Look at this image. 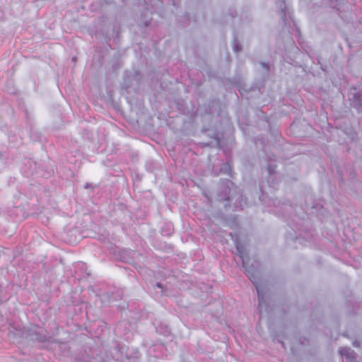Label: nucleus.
<instances>
[{
  "mask_svg": "<svg viewBox=\"0 0 362 362\" xmlns=\"http://www.w3.org/2000/svg\"><path fill=\"white\" fill-rule=\"evenodd\" d=\"M226 83L231 86L236 87L240 92V95H243V92L245 90V83L242 80L240 76H235L233 78H226Z\"/></svg>",
  "mask_w": 362,
  "mask_h": 362,
  "instance_id": "nucleus-11",
  "label": "nucleus"
},
{
  "mask_svg": "<svg viewBox=\"0 0 362 362\" xmlns=\"http://www.w3.org/2000/svg\"><path fill=\"white\" fill-rule=\"evenodd\" d=\"M291 352H292L293 355H294V356H295V355H296V351L295 348L292 347V348L291 349Z\"/></svg>",
  "mask_w": 362,
  "mask_h": 362,
  "instance_id": "nucleus-47",
  "label": "nucleus"
},
{
  "mask_svg": "<svg viewBox=\"0 0 362 362\" xmlns=\"http://www.w3.org/2000/svg\"><path fill=\"white\" fill-rule=\"evenodd\" d=\"M277 341H278V343H279V344H281V347H282L284 350H286V346L285 343H284L282 340L277 339Z\"/></svg>",
  "mask_w": 362,
  "mask_h": 362,
  "instance_id": "nucleus-40",
  "label": "nucleus"
},
{
  "mask_svg": "<svg viewBox=\"0 0 362 362\" xmlns=\"http://www.w3.org/2000/svg\"><path fill=\"white\" fill-rule=\"evenodd\" d=\"M174 232V228L170 224H165L161 230V233L163 235L170 236Z\"/></svg>",
  "mask_w": 362,
  "mask_h": 362,
  "instance_id": "nucleus-26",
  "label": "nucleus"
},
{
  "mask_svg": "<svg viewBox=\"0 0 362 362\" xmlns=\"http://www.w3.org/2000/svg\"><path fill=\"white\" fill-rule=\"evenodd\" d=\"M76 155H78V156L81 155V151L78 149H76V151H75V154L72 155L74 158H75L76 157Z\"/></svg>",
  "mask_w": 362,
  "mask_h": 362,
  "instance_id": "nucleus-44",
  "label": "nucleus"
},
{
  "mask_svg": "<svg viewBox=\"0 0 362 362\" xmlns=\"http://www.w3.org/2000/svg\"><path fill=\"white\" fill-rule=\"evenodd\" d=\"M221 174H222V173H221V172H219V169H218V170H214V169H213V170H211V175H212L213 176L217 177V176H218V175H221Z\"/></svg>",
  "mask_w": 362,
  "mask_h": 362,
  "instance_id": "nucleus-35",
  "label": "nucleus"
},
{
  "mask_svg": "<svg viewBox=\"0 0 362 362\" xmlns=\"http://www.w3.org/2000/svg\"><path fill=\"white\" fill-rule=\"evenodd\" d=\"M84 187H85L86 189H88V188L92 187V186H91V184H90V183H86V185H85Z\"/></svg>",
  "mask_w": 362,
  "mask_h": 362,
  "instance_id": "nucleus-45",
  "label": "nucleus"
},
{
  "mask_svg": "<svg viewBox=\"0 0 362 362\" xmlns=\"http://www.w3.org/2000/svg\"><path fill=\"white\" fill-rule=\"evenodd\" d=\"M278 8H279V11L281 18L283 21L285 25H286L288 23V21L287 11H286L287 6H286L285 0H281L278 2Z\"/></svg>",
  "mask_w": 362,
  "mask_h": 362,
  "instance_id": "nucleus-17",
  "label": "nucleus"
},
{
  "mask_svg": "<svg viewBox=\"0 0 362 362\" xmlns=\"http://www.w3.org/2000/svg\"><path fill=\"white\" fill-rule=\"evenodd\" d=\"M176 109L182 115H187L189 113L188 107L182 99H177L175 101Z\"/></svg>",
  "mask_w": 362,
  "mask_h": 362,
  "instance_id": "nucleus-22",
  "label": "nucleus"
},
{
  "mask_svg": "<svg viewBox=\"0 0 362 362\" xmlns=\"http://www.w3.org/2000/svg\"><path fill=\"white\" fill-rule=\"evenodd\" d=\"M78 61V58L77 57L74 56L71 58V62L74 63V65L75 66V64H76Z\"/></svg>",
  "mask_w": 362,
  "mask_h": 362,
  "instance_id": "nucleus-42",
  "label": "nucleus"
},
{
  "mask_svg": "<svg viewBox=\"0 0 362 362\" xmlns=\"http://www.w3.org/2000/svg\"><path fill=\"white\" fill-rule=\"evenodd\" d=\"M286 62L291 64H293L294 63V60L291 58H289V59H288Z\"/></svg>",
  "mask_w": 362,
  "mask_h": 362,
  "instance_id": "nucleus-46",
  "label": "nucleus"
},
{
  "mask_svg": "<svg viewBox=\"0 0 362 362\" xmlns=\"http://www.w3.org/2000/svg\"><path fill=\"white\" fill-rule=\"evenodd\" d=\"M266 160L267 161V171L268 175H274V174H277V172H276V168H277L276 159V158H272L270 156H268L266 158Z\"/></svg>",
  "mask_w": 362,
  "mask_h": 362,
  "instance_id": "nucleus-16",
  "label": "nucleus"
},
{
  "mask_svg": "<svg viewBox=\"0 0 362 362\" xmlns=\"http://www.w3.org/2000/svg\"><path fill=\"white\" fill-rule=\"evenodd\" d=\"M103 55H100V59H99L100 62H101V61L103 60Z\"/></svg>",
  "mask_w": 362,
  "mask_h": 362,
  "instance_id": "nucleus-51",
  "label": "nucleus"
},
{
  "mask_svg": "<svg viewBox=\"0 0 362 362\" xmlns=\"http://www.w3.org/2000/svg\"><path fill=\"white\" fill-rule=\"evenodd\" d=\"M124 291L120 288L114 287L112 289H110L105 293V295L112 300H119L122 298Z\"/></svg>",
  "mask_w": 362,
  "mask_h": 362,
  "instance_id": "nucleus-14",
  "label": "nucleus"
},
{
  "mask_svg": "<svg viewBox=\"0 0 362 362\" xmlns=\"http://www.w3.org/2000/svg\"><path fill=\"white\" fill-rule=\"evenodd\" d=\"M189 11L184 12L177 19V24L183 28L189 27L191 21L197 23L199 21L198 7L191 6L189 7Z\"/></svg>",
  "mask_w": 362,
  "mask_h": 362,
  "instance_id": "nucleus-5",
  "label": "nucleus"
},
{
  "mask_svg": "<svg viewBox=\"0 0 362 362\" xmlns=\"http://www.w3.org/2000/svg\"><path fill=\"white\" fill-rule=\"evenodd\" d=\"M156 331L158 334L165 337H168L172 335L171 329L169 326L162 322L158 325L156 327Z\"/></svg>",
  "mask_w": 362,
  "mask_h": 362,
  "instance_id": "nucleus-20",
  "label": "nucleus"
},
{
  "mask_svg": "<svg viewBox=\"0 0 362 362\" xmlns=\"http://www.w3.org/2000/svg\"><path fill=\"white\" fill-rule=\"evenodd\" d=\"M235 245L237 250V255L240 258L242 262V267L248 264L250 260V257L248 250L241 244L238 238L235 240Z\"/></svg>",
  "mask_w": 362,
  "mask_h": 362,
  "instance_id": "nucleus-9",
  "label": "nucleus"
},
{
  "mask_svg": "<svg viewBox=\"0 0 362 362\" xmlns=\"http://www.w3.org/2000/svg\"><path fill=\"white\" fill-rule=\"evenodd\" d=\"M260 64L267 71L270 70V64L269 62H260Z\"/></svg>",
  "mask_w": 362,
  "mask_h": 362,
  "instance_id": "nucleus-34",
  "label": "nucleus"
},
{
  "mask_svg": "<svg viewBox=\"0 0 362 362\" xmlns=\"http://www.w3.org/2000/svg\"><path fill=\"white\" fill-rule=\"evenodd\" d=\"M91 134V132L88 131V129H83V136H86L87 137H89V135Z\"/></svg>",
  "mask_w": 362,
  "mask_h": 362,
  "instance_id": "nucleus-39",
  "label": "nucleus"
},
{
  "mask_svg": "<svg viewBox=\"0 0 362 362\" xmlns=\"http://www.w3.org/2000/svg\"><path fill=\"white\" fill-rule=\"evenodd\" d=\"M10 327H11V329H9V332H8L9 335L11 334H15L14 331H16L17 332L16 334H18L21 337L25 338L24 329H28V327H22L21 325H20L18 324L16 325L15 323L10 324Z\"/></svg>",
  "mask_w": 362,
  "mask_h": 362,
  "instance_id": "nucleus-19",
  "label": "nucleus"
},
{
  "mask_svg": "<svg viewBox=\"0 0 362 362\" xmlns=\"http://www.w3.org/2000/svg\"><path fill=\"white\" fill-rule=\"evenodd\" d=\"M122 66V62L117 59L115 62H113L112 64V70L113 72L117 71Z\"/></svg>",
  "mask_w": 362,
  "mask_h": 362,
  "instance_id": "nucleus-31",
  "label": "nucleus"
},
{
  "mask_svg": "<svg viewBox=\"0 0 362 362\" xmlns=\"http://www.w3.org/2000/svg\"><path fill=\"white\" fill-rule=\"evenodd\" d=\"M260 194H259V200L260 202L267 206H276V201L268 197L267 194L263 192L262 187L259 186Z\"/></svg>",
  "mask_w": 362,
  "mask_h": 362,
  "instance_id": "nucleus-15",
  "label": "nucleus"
},
{
  "mask_svg": "<svg viewBox=\"0 0 362 362\" xmlns=\"http://www.w3.org/2000/svg\"><path fill=\"white\" fill-rule=\"evenodd\" d=\"M25 338L30 337L33 341L38 343L50 342L52 337L49 336L46 329L39 325H32L28 329H24Z\"/></svg>",
  "mask_w": 362,
  "mask_h": 362,
  "instance_id": "nucleus-3",
  "label": "nucleus"
},
{
  "mask_svg": "<svg viewBox=\"0 0 362 362\" xmlns=\"http://www.w3.org/2000/svg\"><path fill=\"white\" fill-rule=\"evenodd\" d=\"M267 182L269 187L276 189L277 186L281 182V178L278 173L272 175H268L267 177Z\"/></svg>",
  "mask_w": 362,
  "mask_h": 362,
  "instance_id": "nucleus-21",
  "label": "nucleus"
},
{
  "mask_svg": "<svg viewBox=\"0 0 362 362\" xmlns=\"http://www.w3.org/2000/svg\"><path fill=\"white\" fill-rule=\"evenodd\" d=\"M4 157V154L2 151H0V159Z\"/></svg>",
  "mask_w": 362,
  "mask_h": 362,
  "instance_id": "nucleus-49",
  "label": "nucleus"
},
{
  "mask_svg": "<svg viewBox=\"0 0 362 362\" xmlns=\"http://www.w3.org/2000/svg\"><path fill=\"white\" fill-rule=\"evenodd\" d=\"M110 252L115 258L122 262H129L132 259L131 252L126 249H119L115 244L110 243L109 247Z\"/></svg>",
  "mask_w": 362,
  "mask_h": 362,
  "instance_id": "nucleus-7",
  "label": "nucleus"
},
{
  "mask_svg": "<svg viewBox=\"0 0 362 362\" xmlns=\"http://www.w3.org/2000/svg\"><path fill=\"white\" fill-rule=\"evenodd\" d=\"M294 339L300 346H309L310 344V339L305 336L298 334L294 335Z\"/></svg>",
  "mask_w": 362,
  "mask_h": 362,
  "instance_id": "nucleus-25",
  "label": "nucleus"
},
{
  "mask_svg": "<svg viewBox=\"0 0 362 362\" xmlns=\"http://www.w3.org/2000/svg\"><path fill=\"white\" fill-rule=\"evenodd\" d=\"M344 133L349 136L351 141H355L357 139V132L354 129V128L350 127L349 129H346L344 131Z\"/></svg>",
  "mask_w": 362,
  "mask_h": 362,
  "instance_id": "nucleus-27",
  "label": "nucleus"
},
{
  "mask_svg": "<svg viewBox=\"0 0 362 362\" xmlns=\"http://www.w3.org/2000/svg\"><path fill=\"white\" fill-rule=\"evenodd\" d=\"M124 348H125L124 345L121 344L120 343H119L117 341L116 342V345L115 346V349L116 351H117L118 352H119L121 354H123Z\"/></svg>",
  "mask_w": 362,
  "mask_h": 362,
  "instance_id": "nucleus-33",
  "label": "nucleus"
},
{
  "mask_svg": "<svg viewBox=\"0 0 362 362\" xmlns=\"http://www.w3.org/2000/svg\"><path fill=\"white\" fill-rule=\"evenodd\" d=\"M233 211H242L247 205V199L243 196V192L238 187H235L233 189Z\"/></svg>",
  "mask_w": 362,
  "mask_h": 362,
  "instance_id": "nucleus-8",
  "label": "nucleus"
},
{
  "mask_svg": "<svg viewBox=\"0 0 362 362\" xmlns=\"http://www.w3.org/2000/svg\"><path fill=\"white\" fill-rule=\"evenodd\" d=\"M237 187L230 179H221L217 185L216 201L219 202H227L224 205L226 210L231 207L230 202L233 201V189Z\"/></svg>",
  "mask_w": 362,
  "mask_h": 362,
  "instance_id": "nucleus-2",
  "label": "nucleus"
},
{
  "mask_svg": "<svg viewBox=\"0 0 362 362\" xmlns=\"http://www.w3.org/2000/svg\"><path fill=\"white\" fill-rule=\"evenodd\" d=\"M69 161H70L71 163H74V162H76V159H71V158H69Z\"/></svg>",
  "mask_w": 362,
  "mask_h": 362,
  "instance_id": "nucleus-50",
  "label": "nucleus"
},
{
  "mask_svg": "<svg viewBox=\"0 0 362 362\" xmlns=\"http://www.w3.org/2000/svg\"><path fill=\"white\" fill-rule=\"evenodd\" d=\"M211 137L213 138L214 139H215L218 143L220 142V138L218 136V133H214V135L211 136Z\"/></svg>",
  "mask_w": 362,
  "mask_h": 362,
  "instance_id": "nucleus-38",
  "label": "nucleus"
},
{
  "mask_svg": "<svg viewBox=\"0 0 362 362\" xmlns=\"http://www.w3.org/2000/svg\"><path fill=\"white\" fill-rule=\"evenodd\" d=\"M7 298L6 297V291H4L2 285L0 284V305L2 304Z\"/></svg>",
  "mask_w": 362,
  "mask_h": 362,
  "instance_id": "nucleus-32",
  "label": "nucleus"
},
{
  "mask_svg": "<svg viewBox=\"0 0 362 362\" xmlns=\"http://www.w3.org/2000/svg\"><path fill=\"white\" fill-rule=\"evenodd\" d=\"M264 80H259L255 81L252 86L249 88H247L245 86V90H244L245 93H249L250 92H255L257 91L259 94H262L264 91Z\"/></svg>",
  "mask_w": 362,
  "mask_h": 362,
  "instance_id": "nucleus-12",
  "label": "nucleus"
},
{
  "mask_svg": "<svg viewBox=\"0 0 362 362\" xmlns=\"http://www.w3.org/2000/svg\"><path fill=\"white\" fill-rule=\"evenodd\" d=\"M222 109V103L219 98H214L209 101L205 107V112L208 115H214L215 113L219 115Z\"/></svg>",
  "mask_w": 362,
  "mask_h": 362,
  "instance_id": "nucleus-10",
  "label": "nucleus"
},
{
  "mask_svg": "<svg viewBox=\"0 0 362 362\" xmlns=\"http://www.w3.org/2000/svg\"><path fill=\"white\" fill-rule=\"evenodd\" d=\"M155 286L162 288H163V285L160 282H156Z\"/></svg>",
  "mask_w": 362,
  "mask_h": 362,
  "instance_id": "nucleus-43",
  "label": "nucleus"
},
{
  "mask_svg": "<svg viewBox=\"0 0 362 362\" xmlns=\"http://www.w3.org/2000/svg\"><path fill=\"white\" fill-rule=\"evenodd\" d=\"M352 345L354 346V347H356V348H358L361 346V341H358V340H354L353 342H352Z\"/></svg>",
  "mask_w": 362,
  "mask_h": 362,
  "instance_id": "nucleus-37",
  "label": "nucleus"
},
{
  "mask_svg": "<svg viewBox=\"0 0 362 362\" xmlns=\"http://www.w3.org/2000/svg\"><path fill=\"white\" fill-rule=\"evenodd\" d=\"M339 354L341 356H344L346 359L350 362H353L356 358L355 351L348 346L340 347L339 349Z\"/></svg>",
  "mask_w": 362,
  "mask_h": 362,
  "instance_id": "nucleus-13",
  "label": "nucleus"
},
{
  "mask_svg": "<svg viewBox=\"0 0 362 362\" xmlns=\"http://www.w3.org/2000/svg\"><path fill=\"white\" fill-rule=\"evenodd\" d=\"M243 267L245 275L251 281L257 290L259 307H260L262 304L266 303V300L264 299V292L259 286V272L253 267H250L248 264H245V267Z\"/></svg>",
  "mask_w": 362,
  "mask_h": 362,
  "instance_id": "nucleus-4",
  "label": "nucleus"
},
{
  "mask_svg": "<svg viewBox=\"0 0 362 362\" xmlns=\"http://www.w3.org/2000/svg\"><path fill=\"white\" fill-rule=\"evenodd\" d=\"M253 142L255 145L259 144L262 148L266 146V140L264 136H258L252 139Z\"/></svg>",
  "mask_w": 362,
  "mask_h": 362,
  "instance_id": "nucleus-28",
  "label": "nucleus"
},
{
  "mask_svg": "<svg viewBox=\"0 0 362 362\" xmlns=\"http://www.w3.org/2000/svg\"><path fill=\"white\" fill-rule=\"evenodd\" d=\"M219 172H221L222 174L228 175L230 177H233V170L230 162L229 160H226L221 163Z\"/></svg>",
  "mask_w": 362,
  "mask_h": 362,
  "instance_id": "nucleus-23",
  "label": "nucleus"
},
{
  "mask_svg": "<svg viewBox=\"0 0 362 362\" xmlns=\"http://www.w3.org/2000/svg\"><path fill=\"white\" fill-rule=\"evenodd\" d=\"M280 310L284 315H286L290 311V305L286 302H284L280 305Z\"/></svg>",
  "mask_w": 362,
  "mask_h": 362,
  "instance_id": "nucleus-30",
  "label": "nucleus"
},
{
  "mask_svg": "<svg viewBox=\"0 0 362 362\" xmlns=\"http://www.w3.org/2000/svg\"><path fill=\"white\" fill-rule=\"evenodd\" d=\"M150 24H151L150 21H148L144 23V25L146 27L148 26Z\"/></svg>",
  "mask_w": 362,
  "mask_h": 362,
  "instance_id": "nucleus-48",
  "label": "nucleus"
},
{
  "mask_svg": "<svg viewBox=\"0 0 362 362\" xmlns=\"http://www.w3.org/2000/svg\"><path fill=\"white\" fill-rule=\"evenodd\" d=\"M98 240L100 243H111L110 242V238H109V235L108 234H99L98 235Z\"/></svg>",
  "mask_w": 362,
  "mask_h": 362,
  "instance_id": "nucleus-29",
  "label": "nucleus"
},
{
  "mask_svg": "<svg viewBox=\"0 0 362 362\" xmlns=\"http://www.w3.org/2000/svg\"><path fill=\"white\" fill-rule=\"evenodd\" d=\"M232 47L233 51L235 54H238L243 50V47L238 39V35L236 31H234L233 33V40H232Z\"/></svg>",
  "mask_w": 362,
  "mask_h": 362,
  "instance_id": "nucleus-18",
  "label": "nucleus"
},
{
  "mask_svg": "<svg viewBox=\"0 0 362 362\" xmlns=\"http://www.w3.org/2000/svg\"><path fill=\"white\" fill-rule=\"evenodd\" d=\"M329 6L330 8L340 12L341 7L346 4V0H328Z\"/></svg>",
  "mask_w": 362,
  "mask_h": 362,
  "instance_id": "nucleus-24",
  "label": "nucleus"
},
{
  "mask_svg": "<svg viewBox=\"0 0 362 362\" xmlns=\"http://www.w3.org/2000/svg\"><path fill=\"white\" fill-rule=\"evenodd\" d=\"M143 78L144 74L139 69L124 70L120 88L127 94L130 93L132 90L136 93L140 88Z\"/></svg>",
  "mask_w": 362,
  "mask_h": 362,
  "instance_id": "nucleus-1",
  "label": "nucleus"
},
{
  "mask_svg": "<svg viewBox=\"0 0 362 362\" xmlns=\"http://www.w3.org/2000/svg\"><path fill=\"white\" fill-rule=\"evenodd\" d=\"M4 19V13L2 9L0 8V21Z\"/></svg>",
  "mask_w": 362,
  "mask_h": 362,
  "instance_id": "nucleus-41",
  "label": "nucleus"
},
{
  "mask_svg": "<svg viewBox=\"0 0 362 362\" xmlns=\"http://www.w3.org/2000/svg\"><path fill=\"white\" fill-rule=\"evenodd\" d=\"M351 90L355 91L351 93L350 106L355 109L358 114L362 115V88H358L357 86H351Z\"/></svg>",
  "mask_w": 362,
  "mask_h": 362,
  "instance_id": "nucleus-6",
  "label": "nucleus"
},
{
  "mask_svg": "<svg viewBox=\"0 0 362 362\" xmlns=\"http://www.w3.org/2000/svg\"><path fill=\"white\" fill-rule=\"evenodd\" d=\"M229 16L231 17V18H235L237 16H238V12L236 10H232L230 11L229 13H228Z\"/></svg>",
  "mask_w": 362,
  "mask_h": 362,
  "instance_id": "nucleus-36",
  "label": "nucleus"
}]
</instances>
